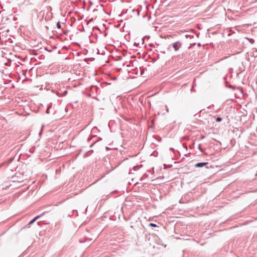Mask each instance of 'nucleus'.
Segmentation results:
<instances>
[{
	"label": "nucleus",
	"mask_w": 257,
	"mask_h": 257,
	"mask_svg": "<svg viewBox=\"0 0 257 257\" xmlns=\"http://www.w3.org/2000/svg\"><path fill=\"white\" fill-rule=\"evenodd\" d=\"M88 152H86V153L84 154V156H83V157H84V158H86V157H87L88 156V155H87V154H88Z\"/></svg>",
	"instance_id": "16"
},
{
	"label": "nucleus",
	"mask_w": 257,
	"mask_h": 257,
	"mask_svg": "<svg viewBox=\"0 0 257 257\" xmlns=\"http://www.w3.org/2000/svg\"><path fill=\"white\" fill-rule=\"evenodd\" d=\"M150 7H151L150 5H147L146 6V9L147 10H149Z\"/></svg>",
	"instance_id": "15"
},
{
	"label": "nucleus",
	"mask_w": 257,
	"mask_h": 257,
	"mask_svg": "<svg viewBox=\"0 0 257 257\" xmlns=\"http://www.w3.org/2000/svg\"><path fill=\"white\" fill-rule=\"evenodd\" d=\"M87 152L88 153H89V152H92H92H93V150H90L88 151Z\"/></svg>",
	"instance_id": "18"
},
{
	"label": "nucleus",
	"mask_w": 257,
	"mask_h": 257,
	"mask_svg": "<svg viewBox=\"0 0 257 257\" xmlns=\"http://www.w3.org/2000/svg\"><path fill=\"white\" fill-rule=\"evenodd\" d=\"M181 46L182 43L180 41H177L172 44V46L175 51H178Z\"/></svg>",
	"instance_id": "2"
},
{
	"label": "nucleus",
	"mask_w": 257,
	"mask_h": 257,
	"mask_svg": "<svg viewBox=\"0 0 257 257\" xmlns=\"http://www.w3.org/2000/svg\"><path fill=\"white\" fill-rule=\"evenodd\" d=\"M142 9V7L139 6L136 10H133V12L136 11L137 13V15L139 16L140 13Z\"/></svg>",
	"instance_id": "6"
},
{
	"label": "nucleus",
	"mask_w": 257,
	"mask_h": 257,
	"mask_svg": "<svg viewBox=\"0 0 257 257\" xmlns=\"http://www.w3.org/2000/svg\"><path fill=\"white\" fill-rule=\"evenodd\" d=\"M147 16H148L147 14L146 13L145 17H147Z\"/></svg>",
	"instance_id": "26"
},
{
	"label": "nucleus",
	"mask_w": 257,
	"mask_h": 257,
	"mask_svg": "<svg viewBox=\"0 0 257 257\" xmlns=\"http://www.w3.org/2000/svg\"><path fill=\"white\" fill-rule=\"evenodd\" d=\"M101 138H99L97 141H94L90 146V147H93V146L97 142H98L99 140H101Z\"/></svg>",
	"instance_id": "9"
},
{
	"label": "nucleus",
	"mask_w": 257,
	"mask_h": 257,
	"mask_svg": "<svg viewBox=\"0 0 257 257\" xmlns=\"http://www.w3.org/2000/svg\"><path fill=\"white\" fill-rule=\"evenodd\" d=\"M56 25L58 29L61 28V26L60 22H58Z\"/></svg>",
	"instance_id": "11"
},
{
	"label": "nucleus",
	"mask_w": 257,
	"mask_h": 257,
	"mask_svg": "<svg viewBox=\"0 0 257 257\" xmlns=\"http://www.w3.org/2000/svg\"><path fill=\"white\" fill-rule=\"evenodd\" d=\"M139 101L140 102L141 104L145 107V103H144V96L143 95H141L139 98Z\"/></svg>",
	"instance_id": "4"
},
{
	"label": "nucleus",
	"mask_w": 257,
	"mask_h": 257,
	"mask_svg": "<svg viewBox=\"0 0 257 257\" xmlns=\"http://www.w3.org/2000/svg\"><path fill=\"white\" fill-rule=\"evenodd\" d=\"M166 110L167 112H169V108L168 107H167V106H166Z\"/></svg>",
	"instance_id": "19"
},
{
	"label": "nucleus",
	"mask_w": 257,
	"mask_h": 257,
	"mask_svg": "<svg viewBox=\"0 0 257 257\" xmlns=\"http://www.w3.org/2000/svg\"><path fill=\"white\" fill-rule=\"evenodd\" d=\"M142 57H145V52H144L142 54Z\"/></svg>",
	"instance_id": "21"
},
{
	"label": "nucleus",
	"mask_w": 257,
	"mask_h": 257,
	"mask_svg": "<svg viewBox=\"0 0 257 257\" xmlns=\"http://www.w3.org/2000/svg\"><path fill=\"white\" fill-rule=\"evenodd\" d=\"M208 164V162H199L196 164L194 166L195 168H201L205 166Z\"/></svg>",
	"instance_id": "3"
},
{
	"label": "nucleus",
	"mask_w": 257,
	"mask_h": 257,
	"mask_svg": "<svg viewBox=\"0 0 257 257\" xmlns=\"http://www.w3.org/2000/svg\"><path fill=\"white\" fill-rule=\"evenodd\" d=\"M145 176H146V177L149 176V175L146 174Z\"/></svg>",
	"instance_id": "22"
},
{
	"label": "nucleus",
	"mask_w": 257,
	"mask_h": 257,
	"mask_svg": "<svg viewBox=\"0 0 257 257\" xmlns=\"http://www.w3.org/2000/svg\"><path fill=\"white\" fill-rule=\"evenodd\" d=\"M142 17H143V18H145V14H143Z\"/></svg>",
	"instance_id": "24"
},
{
	"label": "nucleus",
	"mask_w": 257,
	"mask_h": 257,
	"mask_svg": "<svg viewBox=\"0 0 257 257\" xmlns=\"http://www.w3.org/2000/svg\"><path fill=\"white\" fill-rule=\"evenodd\" d=\"M200 146H201V145H200V144H199V150H200L201 151H201V148H200Z\"/></svg>",
	"instance_id": "20"
},
{
	"label": "nucleus",
	"mask_w": 257,
	"mask_h": 257,
	"mask_svg": "<svg viewBox=\"0 0 257 257\" xmlns=\"http://www.w3.org/2000/svg\"><path fill=\"white\" fill-rule=\"evenodd\" d=\"M140 74L142 75L144 73V71H145V68H144L143 67H140Z\"/></svg>",
	"instance_id": "8"
},
{
	"label": "nucleus",
	"mask_w": 257,
	"mask_h": 257,
	"mask_svg": "<svg viewBox=\"0 0 257 257\" xmlns=\"http://www.w3.org/2000/svg\"><path fill=\"white\" fill-rule=\"evenodd\" d=\"M142 44H143L145 43V37H143L142 39Z\"/></svg>",
	"instance_id": "17"
},
{
	"label": "nucleus",
	"mask_w": 257,
	"mask_h": 257,
	"mask_svg": "<svg viewBox=\"0 0 257 257\" xmlns=\"http://www.w3.org/2000/svg\"><path fill=\"white\" fill-rule=\"evenodd\" d=\"M139 167H140V166L137 165L136 166H134L133 169L134 171H137L139 169Z\"/></svg>",
	"instance_id": "13"
},
{
	"label": "nucleus",
	"mask_w": 257,
	"mask_h": 257,
	"mask_svg": "<svg viewBox=\"0 0 257 257\" xmlns=\"http://www.w3.org/2000/svg\"><path fill=\"white\" fill-rule=\"evenodd\" d=\"M153 169L154 168H153L152 170H147V172L151 174V175H153L154 173Z\"/></svg>",
	"instance_id": "10"
},
{
	"label": "nucleus",
	"mask_w": 257,
	"mask_h": 257,
	"mask_svg": "<svg viewBox=\"0 0 257 257\" xmlns=\"http://www.w3.org/2000/svg\"><path fill=\"white\" fill-rule=\"evenodd\" d=\"M67 92H68L67 90H65L62 93L58 92L57 93V95L59 96L62 97V96H64L66 95L67 94Z\"/></svg>",
	"instance_id": "5"
},
{
	"label": "nucleus",
	"mask_w": 257,
	"mask_h": 257,
	"mask_svg": "<svg viewBox=\"0 0 257 257\" xmlns=\"http://www.w3.org/2000/svg\"><path fill=\"white\" fill-rule=\"evenodd\" d=\"M50 107H51V106H49L47 108V109L46 110V113H47V114H49L50 113V110H50Z\"/></svg>",
	"instance_id": "14"
},
{
	"label": "nucleus",
	"mask_w": 257,
	"mask_h": 257,
	"mask_svg": "<svg viewBox=\"0 0 257 257\" xmlns=\"http://www.w3.org/2000/svg\"><path fill=\"white\" fill-rule=\"evenodd\" d=\"M140 166H141V167H143V165H140Z\"/></svg>",
	"instance_id": "29"
},
{
	"label": "nucleus",
	"mask_w": 257,
	"mask_h": 257,
	"mask_svg": "<svg viewBox=\"0 0 257 257\" xmlns=\"http://www.w3.org/2000/svg\"><path fill=\"white\" fill-rule=\"evenodd\" d=\"M222 120V118L220 117H217L216 118V121L217 122H220Z\"/></svg>",
	"instance_id": "12"
},
{
	"label": "nucleus",
	"mask_w": 257,
	"mask_h": 257,
	"mask_svg": "<svg viewBox=\"0 0 257 257\" xmlns=\"http://www.w3.org/2000/svg\"><path fill=\"white\" fill-rule=\"evenodd\" d=\"M45 213V212H43L41 214L37 215L34 218H33L32 220H31L29 223H28L27 225H26L24 228L26 227H29L30 225L33 223H34L39 218H40L41 216H42Z\"/></svg>",
	"instance_id": "1"
},
{
	"label": "nucleus",
	"mask_w": 257,
	"mask_h": 257,
	"mask_svg": "<svg viewBox=\"0 0 257 257\" xmlns=\"http://www.w3.org/2000/svg\"><path fill=\"white\" fill-rule=\"evenodd\" d=\"M90 140V139H88L87 141H89Z\"/></svg>",
	"instance_id": "28"
},
{
	"label": "nucleus",
	"mask_w": 257,
	"mask_h": 257,
	"mask_svg": "<svg viewBox=\"0 0 257 257\" xmlns=\"http://www.w3.org/2000/svg\"><path fill=\"white\" fill-rule=\"evenodd\" d=\"M145 37H146V38H147V37H148V38H150V36H148L146 35V36H145Z\"/></svg>",
	"instance_id": "23"
},
{
	"label": "nucleus",
	"mask_w": 257,
	"mask_h": 257,
	"mask_svg": "<svg viewBox=\"0 0 257 257\" xmlns=\"http://www.w3.org/2000/svg\"><path fill=\"white\" fill-rule=\"evenodd\" d=\"M148 227H157V225L154 223H149L148 224Z\"/></svg>",
	"instance_id": "7"
},
{
	"label": "nucleus",
	"mask_w": 257,
	"mask_h": 257,
	"mask_svg": "<svg viewBox=\"0 0 257 257\" xmlns=\"http://www.w3.org/2000/svg\"><path fill=\"white\" fill-rule=\"evenodd\" d=\"M106 150L109 149V148L107 147H106Z\"/></svg>",
	"instance_id": "27"
},
{
	"label": "nucleus",
	"mask_w": 257,
	"mask_h": 257,
	"mask_svg": "<svg viewBox=\"0 0 257 257\" xmlns=\"http://www.w3.org/2000/svg\"><path fill=\"white\" fill-rule=\"evenodd\" d=\"M42 134V131L40 132L39 135H41Z\"/></svg>",
	"instance_id": "25"
}]
</instances>
